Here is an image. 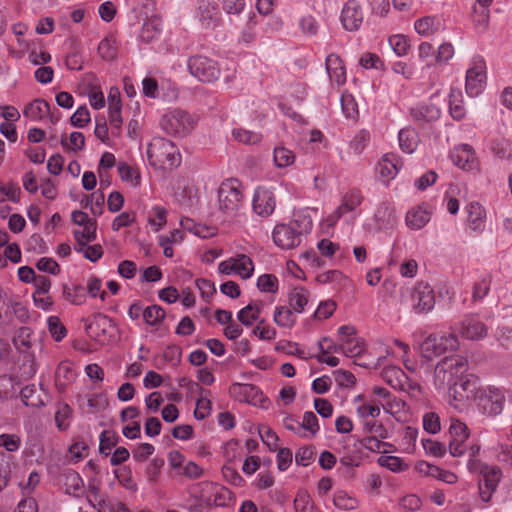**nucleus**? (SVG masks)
Wrapping results in <instances>:
<instances>
[{
	"mask_svg": "<svg viewBox=\"0 0 512 512\" xmlns=\"http://www.w3.org/2000/svg\"><path fill=\"white\" fill-rule=\"evenodd\" d=\"M218 271L224 275H238L246 280L254 273V263L246 254H237L218 264Z\"/></svg>",
	"mask_w": 512,
	"mask_h": 512,
	"instance_id": "obj_10",
	"label": "nucleus"
},
{
	"mask_svg": "<svg viewBox=\"0 0 512 512\" xmlns=\"http://www.w3.org/2000/svg\"><path fill=\"white\" fill-rule=\"evenodd\" d=\"M261 313V306L257 302H251L237 313L238 320L245 326H251L258 320Z\"/></svg>",
	"mask_w": 512,
	"mask_h": 512,
	"instance_id": "obj_37",
	"label": "nucleus"
},
{
	"mask_svg": "<svg viewBox=\"0 0 512 512\" xmlns=\"http://www.w3.org/2000/svg\"><path fill=\"white\" fill-rule=\"evenodd\" d=\"M23 115L32 121H42L49 117L52 124L57 123L58 118L50 115V105L43 99H35L30 102L23 110Z\"/></svg>",
	"mask_w": 512,
	"mask_h": 512,
	"instance_id": "obj_22",
	"label": "nucleus"
},
{
	"mask_svg": "<svg viewBox=\"0 0 512 512\" xmlns=\"http://www.w3.org/2000/svg\"><path fill=\"white\" fill-rule=\"evenodd\" d=\"M302 238V235L309 233L312 230V219L305 213L294 214L293 219L288 223Z\"/></svg>",
	"mask_w": 512,
	"mask_h": 512,
	"instance_id": "obj_42",
	"label": "nucleus"
},
{
	"mask_svg": "<svg viewBox=\"0 0 512 512\" xmlns=\"http://www.w3.org/2000/svg\"><path fill=\"white\" fill-rule=\"evenodd\" d=\"M273 158L276 166L279 168L288 167L295 161L294 153L283 146H278L274 149Z\"/></svg>",
	"mask_w": 512,
	"mask_h": 512,
	"instance_id": "obj_50",
	"label": "nucleus"
},
{
	"mask_svg": "<svg viewBox=\"0 0 512 512\" xmlns=\"http://www.w3.org/2000/svg\"><path fill=\"white\" fill-rule=\"evenodd\" d=\"M275 207L276 199L274 193L265 187H258L253 195V211L261 217H269L273 214Z\"/></svg>",
	"mask_w": 512,
	"mask_h": 512,
	"instance_id": "obj_15",
	"label": "nucleus"
},
{
	"mask_svg": "<svg viewBox=\"0 0 512 512\" xmlns=\"http://www.w3.org/2000/svg\"><path fill=\"white\" fill-rule=\"evenodd\" d=\"M399 146L403 152L413 153L419 144L418 133L412 128H403L398 134Z\"/></svg>",
	"mask_w": 512,
	"mask_h": 512,
	"instance_id": "obj_32",
	"label": "nucleus"
},
{
	"mask_svg": "<svg viewBox=\"0 0 512 512\" xmlns=\"http://www.w3.org/2000/svg\"><path fill=\"white\" fill-rule=\"evenodd\" d=\"M432 212L425 204L409 209L405 215V224L411 230L424 228L431 219Z\"/></svg>",
	"mask_w": 512,
	"mask_h": 512,
	"instance_id": "obj_19",
	"label": "nucleus"
},
{
	"mask_svg": "<svg viewBox=\"0 0 512 512\" xmlns=\"http://www.w3.org/2000/svg\"><path fill=\"white\" fill-rule=\"evenodd\" d=\"M467 370L468 362L462 356L454 355L442 359L434 369L433 382L435 388L440 392L451 390Z\"/></svg>",
	"mask_w": 512,
	"mask_h": 512,
	"instance_id": "obj_2",
	"label": "nucleus"
},
{
	"mask_svg": "<svg viewBox=\"0 0 512 512\" xmlns=\"http://www.w3.org/2000/svg\"><path fill=\"white\" fill-rule=\"evenodd\" d=\"M479 495L483 502H489L502 479V470L496 465L480 464Z\"/></svg>",
	"mask_w": 512,
	"mask_h": 512,
	"instance_id": "obj_9",
	"label": "nucleus"
},
{
	"mask_svg": "<svg viewBox=\"0 0 512 512\" xmlns=\"http://www.w3.org/2000/svg\"><path fill=\"white\" fill-rule=\"evenodd\" d=\"M402 298L409 301L417 313L430 312L435 306L434 291L429 284L423 282L407 289L405 293H402Z\"/></svg>",
	"mask_w": 512,
	"mask_h": 512,
	"instance_id": "obj_8",
	"label": "nucleus"
},
{
	"mask_svg": "<svg viewBox=\"0 0 512 512\" xmlns=\"http://www.w3.org/2000/svg\"><path fill=\"white\" fill-rule=\"evenodd\" d=\"M411 115L417 121L431 122L440 117L441 110L435 104L421 103L411 109Z\"/></svg>",
	"mask_w": 512,
	"mask_h": 512,
	"instance_id": "obj_27",
	"label": "nucleus"
},
{
	"mask_svg": "<svg viewBox=\"0 0 512 512\" xmlns=\"http://www.w3.org/2000/svg\"><path fill=\"white\" fill-rule=\"evenodd\" d=\"M309 291L303 287H295L289 294V306L295 313H303L309 303Z\"/></svg>",
	"mask_w": 512,
	"mask_h": 512,
	"instance_id": "obj_33",
	"label": "nucleus"
},
{
	"mask_svg": "<svg viewBox=\"0 0 512 512\" xmlns=\"http://www.w3.org/2000/svg\"><path fill=\"white\" fill-rule=\"evenodd\" d=\"M196 16L202 27L212 28L218 21L219 11L217 5L210 0H199Z\"/></svg>",
	"mask_w": 512,
	"mask_h": 512,
	"instance_id": "obj_21",
	"label": "nucleus"
},
{
	"mask_svg": "<svg viewBox=\"0 0 512 512\" xmlns=\"http://www.w3.org/2000/svg\"><path fill=\"white\" fill-rule=\"evenodd\" d=\"M486 82V65L481 57L473 59L471 66L466 72V93L470 97H477L482 93Z\"/></svg>",
	"mask_w": 512,
	"mask_h": 512,
	"instance_id": "obj_11",
	"label": "nucleus"
},
{
	"mask_svg": "<svg viewBox=\"0 0 512 512\" xmlns=\"http://www.w3.org/2000/svg\"><path fill=\"white\" fill-rule=\"evenodd\" d=\"M363 196L358 190H350L342 197L341 204L337 207L335 212L331 215L333 221L339 220L347 213L353 212L358 206L361 205Z\"/></svg>",
	"mask_w": 512,
	"mask_h": 512,
	"instance_id": "obj_24",
	"label": "nucleus"
},
{
	"mask_svg": "<svg viewBox=\"0 0 512 512\" xmlns=\"http://www.w3.org/2000/svg\"><path fill=\"white\" fill-rule=\"evenodd\" d=\"M450 157L452 162L462 170L475 171L479 167L475 151L468 144H461L455 147Z\"/></svg>",
	"mask_w": 512,
	"mask_h": 512,
	"instance_id": "obj_16",
	"label": "nucleus"
},
{
	"mask_svg": "<svg viewBox=\"0 0 512 512\" xmlns=\"http://www.w3.org/2000/svg\"><path fill=\"white\" fill-rule=\"evenodd\" d=\"M421 351L426 358H432L442 354L441 347H439L438 335H429L421 345Z\"/></svg>",
	"mask_w": 512,
	"mask_h": 512,
	"instance_id": "obj_52",
	"label": "nucleus"
},
{
	"mask_svg": "<svg viewBox=\"0 0 512 512\" xmlns=\"http://www.w3.org/2000/svg\"><path fill=\"white\" fill-rule=\"evenodd\" d=\"M90 121V112L85 105L78 107L70 118L71 125L77 128H84Z\"/></svg>",
	"mask_w": 512,
	"mask_h": 512,
	"instance_id": "obj_60",
	"label": "nucleus"
},
{
	"mask_svg": "<svg viewBox=\"0 0 512 512\" xmlns=\"http://www.w3.org/2000/svg\"><path fill=\"white\" fill-rule=\"evenodd\" d=\"M278 279L272 274L260 275L257 279V288L261 292L276 293L278 291Z\"/></svg>",
	"mask_w": 512,
	"mask_h": 512,
	"instance_id": "obj_58",
	"label": "nucleus"
},
{
	"mask_svg": "<svg viewBox=\"0 0 512 512\" xmlns=\"http://www.w3.org/2000/svg\"><path fill=\"white\" fill-rule=\"evenodd\" d=\"M218 209L228 220L235 219L244 208L245 196L239 180L229 178L217 189Z\"/></svg>",
	"mask_w": 512,
	"mask_h": 512,
	"instance_id": "obj_1",
	"label": "nucleus"
},
{
	"mask_svg": "<svg viewBox=\"0 0 512 512\" xmlns=\"http://www.w3.org/2000/svg\"><path fill=\"white\" fill-rule=\"evenodd\" d=\"M64 298L73 305H82L86 301V294L84 286L75 284L72 286H63Z\"/></svg>",
	"mask_w": 512,
	"mask_h": 512,
	"instance_id": "obj_40",
	"label": "nucleus"
},
{
	"mask_svg": "<svg viewBox=\"0 0 512 512\" xmlns=\"http://www.w3.org/2000/svg\"><path fill=\"white\" fill-rule=\"evenodd\" d=\"M493 276L489 272L482 273L472 286V302L482 301L489 293Z\"/></svg>",
	"mask_w": 512,
	"mask_h": 512,
	"instance_id": "obj_29",
	"label": "nucleus"
},
{
	"mask_svg": "<svg viewBox=\"0 0 512 512\" xmlns=\"http://www.w3.org/2000/svg\"><path fill=\"white\" fill-rule=\"evenodd\" d=\"M341 107L346 118L356 119L358 117V104L355 98L348 93L342 94L341 98Z\"/></svg>",
	"mask_w": 512,
	"mask_h": 512,
	"instance_id": "obj_55",
	"label": "nucleus"
},
{
	"mask_svg": "<svg viewBox=\"0 0 512 512\" xmlns=\"http://www.w3.org/2000/svg\"><path fill=\"white\" fill-rule=\"evenodd\" d=\"M19 390L18 380L7 374L0 375V399L9 400L16 397Z\"/></svg>",
	"mask_w": 512,
	"mask_h": 512,
	"instance_id": "obj_35",
	"label": "nucleus"
},
{
	"mask_svg": "<svg viewBox=\"0 0 512 512\" xmlns=\"http://www.w3.org/2000/svg\"><path fill=\"white\" fill-rule=\"evenodd\" d=\"M450 442L449 451L453 457H460L466 451L465 443L469 438L470 432L467 425L455 418H451L449 427Z\"/></svg>",
	"mask_w": 512,
	"mask_h": 512,
	"instance_id": "obj_12",
	"label": "nucleus"
},
{
	"mask_svg": "<svg viewBox=\"0 0 512 512\" xmlns=\"http://www.w3.org/2000/svg\"><path fill=\"white\" fill-rule=\"evenodd\" d=\"M232 136L238 142L249 145L257 144L262 139L261 134L243 128L234 129Z\"/></svg>",
	"mask_w": 512,
	"mask_h": 512,
	"instance_id": "obj_56",
	"label": "nucleus"
},
{
	"mask_svg": "<svg viewBox=\"0 0 512 512\" xmlns=\"http://www.w3.org/2000/svg\"><path fill=\"white\" fill-rule=\"evenodd\" d=\"M48 331L51 337L59 342L67 335V329L57 316H50L47 319Z\"/></svg>",
	"mask_w": 512,
	"mask_h": 512,
	"instance_id": "obj_57",
	"label": "nucleus"
},
{
	"mask_svg": "<svg viewBox=\"0 0 512 512\" xmlns=\"http://www.w3.org/2000/svg\"><path fill=\"white\" fill-rule=\"evenodd\" d=\"M467 228L476 235L481 234L486 226V210L478 202H471L466 206Z\"/></svg>",
	"mask_w": 512,
	"mask_h": 512,
	"instance_id": "obj_18",
	"label": "nucleus"
},
{
	"mask_svg": "<svg viewBox=\"0 0 512 512\" xmlns=\"http://www.w3.org/2000/svg\"><path fill=\"white\" fill-rule=\"evenodd\" d=\"M377 463L395 473L408 469V465L398 456L382 455L378 458Z\"/></svg>",
	"mask_w": 512,
	"mask_h": 512,
	"instance_id": "obj_46",
	"label": "nucleus"
},
{
	"mask_svg": "<svg viewBox=\"0 0 512 512\" xmlns=\"http://www.w3.org/2000/svg\"><path fill=\"white\" fill-rule=\"evenodd\" d=\"M166 316L165 310L159 305H150L145 307L144 321L149 326H159Z\"/></svg>",
	"mask_w": 512,
	"mask_h": 512,
	"instance_id": "obj_44",
	"label": "nucleus"
},
{
	"mask_svg": "<svg viewBox=\"0 0 512 512\" xmlns=\"http://www.w3.org/2000/svg\"><path fill=\"white\" fill-rule=\"evenodd\" d=\"M147 158L156 169H173L181 164L178 147L164 137H154L147 147Z\"/></svg>",
	"mask_w": 512,
	"mask_h": 512,
	"instance_id": "obj_3",
	"label": "nucleus"
},
{
	"mask_svg": "<svg viewBox=\"0 0 512 512\" xmlns=\"http://www.w3.org/2000/svg\"><path fill=\"white\" fill-rule=\"evenodd\" d=\"M272 239L274 244L283 250L294 249L302 241L299 232L297 233L288 223L277 224L272 231Z\"/></svg>",
	"mask_w": 512,
	"mask_h": 512,
	"instance_id": "obj_14",
	"label": "nucleus"
},
{
	"mask_svg": "<svg viewBox=\"0 0 512 512\" xmlns=\"http://www.w3.org/2000/svg\"><path fill=\"white\" fill-rule=\"evenodd\" d=\"M162 32V22L157 17H151L144 21L140 33L139 40L142 43L150 44L159 39Z\"/></svg>",
	"mask_w": 512,
	"mask_h": 512,
	"instance_id": "obj_26",
	"label": "nucleus"
},
{
	"mask_svg": "<svg viewBox=\"0 0 512 512\" xmlns=\"http://www.w3.org/2000/svg\"><path fill=\"white\" fill-rule=\"evenodd\" d=\"M333 503L341 510H354L358 507V500L343 490L334 493Z\"/></svg>",
	"mask_w": 512,
	"mask_h": 512,
	"instance_id": "obj_49",
	"label": "nucleus"
},
{
	"mask_svg": "<svg viewBox=\"0 0 512 512\" xmlns=\"http://www.w3.org/2000/svg\"><path fill=\"white\" fill-rule=\"evenodd\" d=\"M362 431L365 435H372L377 439H388L390 437L388 430L381 422L375 420L362 421Z\"/></svg>",
	"mask_w": 512,
	"mask_h": 512,
	"instance_id": "obj_41",
	"label": "nucleus"
},
{
	"mask_svg": "<svg viewBox=\"0 0 512 512\" xmlns=\"http://www.w3.org/2000/svg\"><path fill=\"white\" fill-rule=\"evenodd\" d=\"M327 74L332 82L338 86L345 84L347 75L342 59L335 53H330L325 61Z\"/></svg>",
	"mask_w": 512,
	"mask_h": 512,
	"instance_id": "obj_23",
	"label": "nucleus"
},
{
	"mask_svg": "<svg viewBox=\"0 0 512 512\" xmlns=\"http://www.w3.org/2000/svg\"><path fill=\"white\" fill-rule=\"evenodd\" d=\"M148 222L155 231H159L167 222V210L161 206L152 207L149 213Z\"/></svg>",
	"mask_w": 512,
	"mask_h": 512,
	"instance_id": "obj_53",
	"label": "nucleus"
},
{
	"mask_svg": "<svg viewBox=\"0 0 512 512\" xmlns=\"http://www.w3.org/2000/svg\"><path fill=\"white\" fill-rule=\"evenodd\" d=\"M458 333L468 340H481L488 335V327L475 315L465 316L458 325Z\"/></svg>",
	"mask_w": 512,
	"mask_h": 512,
	"instance_id": "obj_13",
	"label": "nucleus"
},
{
	"mask_svg": "<svg viewBox=\"0 0 512 512\" xmlns=\"http://www.w3.org/2000/svg\"><path fill=\"white\" fill-rule=\"evenodd\" d=\"M385 439H377L372 435H365L359 440V444L370 452L387 454L393 452L394 446L391 443L385 442Z\"/></svg>",
	"mask_w": 512,
	"mask_h": 512,
	"instance_id": "obj_31",
	"label": "nucleus"
},
{
	"mask_svg": "<svg viewBox=\"0 0 512 512\" xmlns=\"http://www.w3.org/2000/svg\"><path fill=\"white\" fill-rule=\"evenodd\" d=\"M442 21L437 16H425L414 23L415 31L421 36H430L442 29Z\"/></svg>",
	"mask_w": 512,
	"mask_h": 512,
	"instance_id": "obj_28",
	"label": "nucleus"
},
{
	"mask_svg": "<svg viewBox=\"0 0 512 512\" xmlns=\"http://www.w3.org/2000/svg\"><path fill=\"white\" fill-rule=\"evenodd\" d=\"M118 172L123 181L129 183L133 187L140 186L141 176L138 169L127 165L126 163H121L118 166Z\"/></svg>",
	"mask_w": 512,
	"mask_h": 512,
	"instance_id": "obj_45",
	"label": "nucleus"
},
{
	"mask_svg": "<svg viewBox=\"0 0 512 512\" xmlns=\"http://www.w3.org/2000/svg\"><path fill=\"white\" fill-rule=\"evenodd\" d=\"M197 124L196 115L180 108L167 110L159 120V126L164 133L178 138L188 136Z\"/></svg>",
	"mask_w": 512,
	"mask_h": 512,
	"instance_id": "obj_4",
	"label": "nucleus"
},
{
	"mask_svg": "<svg viewBox=\"0 0 512 512\" xmlns=\"http://www.w3.org/2000/svg\"><path fill=\"white\" fill-rule=\"evenodd\" d=\"M389 45L398 56H404L407 54L410 44L408 39L400 34L393 35L388 39Z\"/></svg>",
	"mask_w": 512,
	"mask_h": 512,
	"instance_id": "obj_62",
	"label": "nucleus"
},
{
	"mask_svg": "<svg viewBox=\"0 0 512 512\" xmlns=\"http://www.w3.org/2000/svg\"><path fill=\"white\" fill-rule=\"evenodd\" d=\"M363 18V11L358 2L349 0L345 3L340 20L347 31H357L363 23Z\"/></svg>",
	"mask_w": 512,
	"mask_h": 512,
	"instance_id": "obj_17",
	"label": "nucleus"
},
{
	"mask_svg": "<svg viewBox=\"0 0 512 512\" xmlns=\"http://www.w3.org/2000/svg\"><path fill=\"white\" fill-rule=\"evenodd\" d=\"M447 391L449 405L458 412L464 411L467 408V399L469 398V395L463 394L459 391L457 385Z\"/></svg>",
	"mask_w": 512,
	"mask_h": 512,
	"instance_id": "obj_48",
	"label": "nucleus"
},
{
	"mask_svg": "<svg viewBox=\"0 0 512 512\" xmlns=\"http://www.w3.org/2000/svg\"><path fill=\"white\" fill-rule=\"evenodd\" d=\"M82 227V230L74 231V238L80 246L76 248L78 252H80L87 243L96 239V223H89L87 226Z\"/></svg>",
	"mask_w": 512,
	"mask_h": 512,
	"instance_id": "obj_43",
	"label": "nucleus"
},
{
	"mask_svg": "<svg viewBox=\"0 0 512 512\" xmlns=\"http://www.w3.org/2000/svg\"><path fill=\"white\" fill-rule=\"evenodd\" d=\"M402 165L403 163L397 154L386 153L380 159L377 168L382 180L390 182L398 175Z\"/></svg>",
	"mask_w": 512,
	"mask_h": 512,
	"instance_id": "obj_20",
	"label": "nucleus"
},
{
	"mask_svg": "<svg viewBox=\"0 0 512 512\" xmlns=\"http://www.w3.org/2000/svg\"><path fill=\"white\" fill-rule=\"evenodd\" d=\"M418 437V430L412 427H406L404 429L401 445L402 451L406 453H412L416 446V440Z\"/></svg>",
	"mask_w": 512,
	"mask_h": 512,
	"instance_id": "obj_59",
	"label": "nucleus"
},
{
	"mask_svg": "<svg viewBox=\"0 0 512 512\" xmlns=\"http://www.w3.org/2000/svg\"><path fill=\"white\" fill-rule=\"evenodd\" d=\"M489 16H490V13L488 10V6L481 5L480 8H474L473 22H474L475 27L479 31L482 32L487 29L488 24H489Z\"/></svg>",
	"mask_w": 512,
	"mask_h": 512,
	"instance_id": "obj_63",
	"label": "nucleus"
},
{
	"mask_svg": "<svg viewBox=\"0 0 512 512\" xmlns=\"http://www.w3.org/2000/svg\"><path fill=\"white\" fill-rule=\"evenodd\" d=\"M297 426L309 432L310 436H315L319 431V423L317 416L311 412L307 411L303 415V419L301 423H297Z\"/></svg>",
	"mask_w": 512,
	"mask_h": 512,
	"instance_id": "obj_64",
	"label": "nucleus"
},
{
	"mask_svg": "<svg viewBox=\"0 0 512 512\" xmlns=\"http://www.w3.org/2000/svg\"><path fill=\"white\" fill-rule=\"evenodd\" d=\"M85 329L87 333L101 344H109L116 339L118 332L117 326L109 316L96 313L92 319L85 320Z\"/></svg>",
	"mask_w": 512,
	"mask_h": 512,
	"instance_id": "obj_6",
	"label": "nucleus"
},
{
	"mask_svg": "<svg viewBox=\"0 0 512 512\" xmlns=\"http://www.w3.org/2000/svg\"><path fill=\"white\" fill-rule=\"evenodd\" d=\"M342 345V353L347 357H356L364 350V341L357 336L344 339Z\"/></svg>",
	"mask_w": 512,
	"mask_h": 512,
	"instance_id": "obj_47",
	"label": "nucleus"
},
{
	"mask_svg": "<svg viewBox=\"0 0 512 512\" xmlns=\"http://www.w3.org/2000/svg\"><path fill=\"white\" fill-rule=\"evenodd\" d=\"M187 69L193 77L203 83H212L221 75L218 63L204 55H194L188 58Z\"/></svg>",
	"mask_w": 512,
	"mask_h": 512,
	"instance_id": "obj_7",
	"label": "nucleus"
},
{
	"mask_svg": "<svg viewBox=\"0 0 512 512\" xmlns=\"http://www.w3.org/2000/svg\"><path fill=\"white\" fill-rule=\"evenodd\" d=\"M449 112L453 119L459 121L466 115L462 94L458 89H451L449 93Z\"/></svg>",
	"mask_w": 512,
	"mask_h": 512,
	"instance_id": "obj_36",
	"label": "nucleus"
},
{
	"mask_svg": "<svg viewBox=\"0 0 512 512\" xmlns=\"http://www.w3.org/2000/svg\"><path fill=\"white\" fill-rule=\"evenodd\" d=\"M356 413L362 421H365L369 420V417L377 418L380 415V407L373 401H366L357 405Z\"/></svg>",
	"mask_w": 512,
	"mask_h": 512,
	"instance_id": "obj_54",
	"label": "nucleus"
},
{
	"mask_svg": "<svg viewBox=\"0 0 512 512\" xmlns=\"http://www.w3.org/2000/svg\"><path fill=\"white\" fill-rule=\"evenodd\" d=\"M77 377V373L69 362H61L56 370L57 381L61 385L73 382Z\"/></svg>",
	"mask_w": 512,
	"mask_h": 512,
	"instance_id": "obj_51",
	"label": "nucleus"
},
{
	"mask_svg": "<svg viewBox=\"0 0 512 512\" xmlns=\"http://www.w3.org/2000/svg\"><path fill=\"white\" fill-rule=\"evenodd\" d=\"M98 53L105 61L114 60L118 53L116 39L111 35L102 39L98 45Z\"/></svg>",
	"mask_w": 512,
	"mask_h": 512,
	"instance_id": "obj_39",
	"label": "nucleus"
},
{
	"mask_svg": "<svg viewBox=\"0 0 512 512\" xmlns=\"http://www.w3.org/2000/svg\"><path fill=\"white\" fill-rule=\"evenodd\" d=\"M64 487L69 495L80 497L84 493V481L74 470H68L64 473Z\"/></svg>",
	"mask_w": 512,
	"mask_h": 512,
	"instance_id": "obj_30",
	"label": "nucleus"
},
{
	"mask_svg": "<svg viewBox=\"0 0 512 512\" xmlns=\"http://www.w3.org/2000/svg\"><path fill=\"white\" fill-rule=\"evenodd\" d=\"M274 322L282 328H292L297 321L295 312L289 306H277L273 313Z\"/></svg>",
	"mask_w": 512,
	"mask_h": 512,
	"instance_id": "obj_34",
	"label": "nucleus"
},
{
	"mask_svg": "<svg viewBox=\"0 0 512 512\" xmlns=\"http://www.w3.org/2000/svg\"><path fill=\"white\" fill-rule=\"evenodd\" d=\"M505 400L504 390L495 386H482L474 392V403L478 411L486 416L501 414Z\"/></svg>",
	"mask_w": 512,
	"mask_h": 512,
	"instance_id": "obj_5",
	"label": "nucleus"
},
{
	"mask_svg": "<svg viewBox=\"0 0 512 512\" xmlns=\"http://www.w3.org/2000/svg\"><path fill=\"white\" fill-rule=\"evenodd\" d=\"M374 220L376 222L377 229L379 230L393 227L396 223L393 204L387 201L380 203L374 213Z\"/></svg>",
	"mask_w": 512,
	"mask_h": 512,
	"instance_id": "obj_25",
	"label": "nucleus"
},
{
	"mask_svg": "<svg viewBox=\"0 0 512 512\" xmlns=\"http://www.w3.org/2000/svg\"><path fill=\"white\" fill-rule=\"evenodd\" d=\"M73 411L66 403H59L56 406L55 422L58 430L66 431L70 427Z\"/></svg>",
	"mask_w": 512,
	"mask_h": 512,
	"instance_id": "obj_38",
	"label": "nucleus"
},
{
	"mask_svg": "<svg viewBox=\"0 0 512 512\" xmlns=\"http://www.w3.org/2000/svg\"><path fill=\"white\" fill-rule=\"evenodd\" d=\"M369 131L360 130L350 142V148L355 154H361L370 142Z\"/></svg>",
	"mask_w": 512,
	"mask_h": 512,
	"instance_id": "obj_61",
	"label": "nucleus"
}]
</instances>
